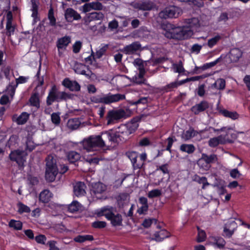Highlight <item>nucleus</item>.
Returning <instances> with one entry per match:
<instances>
[{
  "mask_svg": "<svg viewBox=\"0 0 250 250\" xmlns=\"http://www.w3.org/2000/svg\"><path fill=\"white\" fill-rule=\"evenodd\" d=\"M104 18V15L102 12H93L87 14L83 18L84 23L88 24L92 21H102Z\"/></svg>",
  "mask_w": 250,
  "mask_h": 250,
  "instance_id": "17",
  "label": "nucleus"
},
{
  "mask_svg": "<svg viewBox=\"0 0 250 250\" xmlns=\"http://www.w3.org/2000/svg\"><path fill=\"white\" fill-rule=\"evenodd\" d=\"M221 39V37L220 35H216L215 37L209 39L208 42V46L211 48L215 45L217 42Z\"/></svg>",
  "mask_w": 250,
  "mask_h": 250,
  "instance_id": "48",
  "label": "nucleus"
},
{
  "mask_svg": "<svg viewBox=\"0 0 250 250\" xmlns=\"http://www.w3.org/2000/svg\"><path fill=\"white\" fill-rule=\"evenodd\" d=\"M31 7L30 10L32 11L31 17L33 19V23H36L40 20L38 12L39 2L36 0H31Z\"/></svg>",
  "mask_w": 250,
  "mask_h": 250,
  "instance_id": "20",
  "label": "nucleus"
},
{
  "mask_svg": "<svg viewBox=\"0 0 250 250\" xmlns=\"http://www.w3.org/2000/svg\"><path fill=\"white\" fill-rule=\"evenodd\" d=\"M71 42V38L69 36H65L58 39L56 46L58 50L65 49Z\"/></svg>",
  "mask_w": 250,
  "mask_h": 250,
  "instance_id": "27",
  "label": "nucleus"
},
{
  "mask_svg": "<svg viewBox=\"0 0 250 250\" xmlns=\"http://www.w3.org/2000/svg\"><path fill=\"white\" fill-rule=\"evenodd\" d=\"M143 50L142 45L139 42H134L131 44L125 46L120 51L123 53L132 55L137 54L138 52Z\"/></svg>",
  "mask_w": 250,
  "mask_h": 250,
  "instance_id": "11",
  "label": "nucleus"
},
{
  "mask_svg": "<svg viewBox=\"0 0 250 250\" xmlns=\"http://www.w3.org/2000/svg\"><path fill=\"white\" fill-rule=\"evenodd\" d=\"M10 228H12L15 230H20L22 229V223L21 221L11 219L8 224Z\"/></svg>",
  "mask_w": 250,
  "mask_h": 250,
  "instance_id": "38",
  "label": "nucleus"
},
{
  "mask_svg": "<svg viewBox=\"0 0 250 250\" xmlns=\"http://www.w3.org/2000/svg\"><path fill=\"white\" fill-rule=\"evenodd\" d=\"M221 114L225 117L229 118L232 120H235L239 117L238 114L236 112L229 111L227 109H223L220 111Z\"/></svg>",
  "mask_w": 250,
  "mask_h": 250,
  "instance_id": "39",
  "label": "nucleus"
},
{
  "mask_svg": "<svg viewBox=\"0 0 250 250\" xmlns=\"http://www.w3.org/2000/svg\"><path fill=\"white\" fill-rule=\"evenodd\" d=\"M52 193L48 189L42 191L39 195V201L43 203H48L52 197Z\"/></svg>",
  "mask_w": 250,
  "mask_h": 250,
  "instance_id": "31",
  "label": "nucleus"
},
{
  "mask_svg": "<svg viewBox=\"0 0 250 250\" xmlns=\"http://www.w3.org/2000/svg\"><path fill=\"white\" fill-rule=\"evenodd\" d=\"M157 220L155 218L145 219L142 223V226L145 228H148L154 223L156 224Z\"/></svg>",
  "mask_w": 250,
  "mask_h": 250,
  "instance_id": "52",
  "label": "nucleus"
},
{
  "mask_svg": "<svg viewBox=\"0 0 250 250\" xmlns=\"http://www.w3.org/2000/svg\"><path fill=\"white\" fill-rule=\"evenodd\" d=\"M80 123L77 119H70L68 120L67 125L68 127L72 129H76L78 128Z\"/></svg>",
  "mask_w": 250,
  "mask_h": 250,
  "instance_id": "47",
  "label": "nucleus"
},
{
  "mask_svg": "<svg viewBox=\"0 0 250 250\" xmlns=\"http://www.w3.org/2000/svg\"><path fill=\"white\" fill-rule=\"evenodd\" d=\"M115 133L116 134L117 144L120 143H123L126 142L130 138V133L127 129L125 127V125H121L118 128V130H115Z\"/></svg>",
  "mask_w": 250,
  "mask_h": 250,
  "instance_id": "14",
  "label": "nucleus"
},
{
  "mask_svg": "<svg viewBox=\"0 0 250 250\" xmlns=\"http://www.w3.org/2000/svg\"><path fill=\"white\" fill-rule=\"evenodd\" d=\"M214 84L217 89L223 90L225 88L226 82L223 79H219L214 83Z\"/></svg>",
  "mask_w": 250,
  "mask_h": 250,
  "instance_id": "54",
  "label": "nucleus"
},
{
  "mask_svg": "<svg viewBox=\"0 0 250 250\" xmlns=\"http://www.w3.org/2000/svg\"><path fill=\"white\" fill-rule=\"evenodd\" d=\"M64 16L65 18L68 21H72L73 20H80L82 18L80 14L71 8L66 9Z\"/></svg>",
  "mask_w": 250,
  "mask_h": 250,
  "instance_id": "21",
  "label": "nucleus"
},
{
  "mask_svg": "<svg viewBox=\"0 0 250 250\" xmlns=\"http://www.w3.org/2000/svg\"><path fill=\"white\" fill-rule=\"evenodd\" d=\"M116 211L112 207H104L101 209L102 215L104 216L107 220L110 221L113 227L121 226L123 225V218L121 214L119 213L115 214Z\"/></svg>",
  "mask_w": 250,
  "mask_h": 250,
  "instance_id": "4",
  "label": "nucleus"
},
{
  "mask_svg": "<svg viewBox=\"0 0 250 250\" xmlns=\"http://www.w3.org/2000/svg\"><path fill=\"white\" fill-rule=\"evenodd\" d=\"M51 121L55 125H59L61 122L59 115L57 113H53L51 114Z\"/></svg>",
  "mask_w": 250,
  "mask_h": 250,
  "instance_id": "64",
  "label": "nucleus"
},
{
  "mask_svg": "<svg viewBox=\"0 0 250 250\" xmlns=\"http://www.w3.org/2000/svg\"><path fill=\"white\" fill-rule=\"evenodd\" d=\"M142 117L141 116H136L133 118L131 121L125 125V127L127 129L129 133L130 134L134 133L139 127V123L141 121Z\"/></svg>",
  "mask_w": 250,
  "mask_h": 250,
  "instance_id": "18",
  "label": "nucleus"
},
{
  "mask_svg": "<svg viewBox=\"0 0 250 250\" xmlns=\"http://www.w3.org/2000/svg\"><path fill=\"white\" fill-rule=\"evenodd\" d=\"M59 173L58 167L56 160L49 157L46 159V167L45 178L47 181L52 182L55 181L56 177Z\"/></svg>",
  "mask_w": 250,
  "mask_h": 250,
  "instance_id": "7",
  "label": "nucleus"
},
{
  "mask_svg": "<svg viewBox=\"0 0 250 250\" xmlns=\"http://www.w3.org/2000/svg\"><path fill=\"white\" fill-rule=\"evenodd\" d=\"M107 47V45H106L97 50L95 54L94 53L95 59H100L106 52Z\"/></svg>",
  "mask_w": 250,
  "mask_h": 250,
  "instance_id": "49",
  "label": "nucleus"
},
{
  "mask_svg": "<svg viewBox=\"0 0 250 250\" xmlns=\"http://www.w3.org/2000/svg\"><path fill=\"white\" fill-rule=\"evenodd\" d=\"M195 181H197L199 184H202V188L204 189L207 186H208L209 184L208 182L207 178L206 177H200L198 175H196L195 179Z\"/></svg>",
  "mask_w": 250,
  "mask_h": 250,
  "instance_id": "50",
  "label": "nucleus"
},
{
  "mask_svg": "<svg viewBox=\"0 0 250 250\" xmlns=\"http://www.w3.org/2000/svg\"><path fill=\"white\" fill-rule=\"evenodd\" d=\"M201 158L199 159L197 162V164L199 167L205 170H208L211 167V165H209L206 163L204 161H201Z\"/></svg>",
  "mask_w": 250,
  "mask_h": 250,
  "instance_id": "60",
  "label": "nucleus"
},
{
  "mask_svg": "<svg viewBox=\"0 0 250 250\" xmlns=\"http://www.w3.org/2000/svg\"><path fill=\"white\" fill-rule=\"evenodd\" d=\"M26 155L24 151L16 149L11 151L9 157L11 161L16 162L19 167H23Z\"/></svg>",
  "mask_w": 250,
  "mask_h": 250,
  "instance_id": "8",
  "label": "nucleus"
},
{
  "mask_svg": "<svg viewBox=\"0 0 250 250\" xmlns=\"http://www.w3.org/2000/svg\"><path fill=\"white\" fill-rule=\"evenodd\" d=\"M47 18L49 21V25L50 26L54 27L56 25V19L54 16V11L52 5L49 7L47 14Z\"/></svg>",
  "mask_w": 250,
  "mask_h": 250,
  "instance_id": "36",
  "label": "nucleus"
},
{
  "mask_svg": "<svg viewBox=\"0 0 250 250\" xmlns=\"http://www.w3.org/2000/svg\"><path fill=\"white\" fill-rule=\"evenodd\" d=\"M6 35L9 37L14 34L15 26L12 25V22H6Z\"/></svg>",
  "mask_w": 250,
  "mask_h": 250,
  "instance_id": "44",
  "label": "nucleus"
},
{
  "mask_svg": "<svg viewBox=\"0 0 250 250\" xmlns=\"http://www.w3.org/2000/svg\"><path fill=\"white\" fill-rule=\"evenodd\" d=\"M80 208V204L77 201H73L68 206V211L71 213L78 211Z\"/></svg>",
  "mask_w": 250,
  "mask_h": 250,
  "instance_id": "43",
  "label": "nucleus"
},
{
  "mask_svg": "<svg viewBox=\"0 0 250 250\" xmlns=\"http://www.w3.org/2000/svg\"><path fill=\"white\" fill-rule=\"evenodd\" d=\"M99 135L101 140L104 142V146H105L106 143L110 145L117 144V141L115 129H109L107 131H103Z\"/></svg>",
  "mask_w": 250,
  "mask_h": 250,
  "instance_id": "13",
  "label": "nucleus"
},
{
  "mask_svg": "<svg viewBox=\"0 0 250 250\" xmlns=\"http://www.w3.org/2000/svg\"><path fill=\"white\" fill-rule=\"evenodd\" d=\"M62 84L71 91H79L81 89V86L77 81H71L68 78L64 79Z\"/></svg>",
  "mask_w": 250,
  "mask_h": 250,
  "instance_id": "19",
  "label": "nucleus"
},
{
  "mask_svg": "<svg viewBox=\"0 0 250 250\" xmlns=\"http://www.w3.org/2000/svg\"><path fill=\"white\" fill-rule=\"evenodd\" d=\"M34 238L37 243L43 245L45 244V241L46 240V237L43 234H39Z\"/></svg>",
  "mask_w": 250,
  "mask_h": 250,
  "instance_id": "63",
  "label": "nucleus"
},
{
  "mask_svg": "<svg viewBox=\"0 0 250 250\" xmlns=\"http://www.w3.org/2000/svg\"><path fill=\"white\" fill-rule=\"evenodd\" d=\"M12 71L13 69L10 65H3L1 68V72L4 74L5 78L8 81L10 80V71Z\"/></svg>",
  "mask_w": 250,
  "mask_h": 250,
  "instance_id": "42",
  "label": "nucleus"
},
{
  "mask_svg": "<svg viewBox=\"0 0 250 250\" xmlns=\"http://www.w3.org/2000/svg\"><path fill=\"white\" fill-rule=\"evenodd\" d=\"M242 56V52L238 48H234L229 52V58L231 62H237Z\"/></svg>",
  "mask_w": 250,
  "mask_h": 250,
  "instance_id": "28",
  "label": "nucleus"
},
{
  "mask_svg": "<svg viewBox=\"0 0 250 250\" xmlns=\"http://www.w3.org/2000/svg\"><path fill=\"white\" fill-rule=\"evenodd\" d=\"M36 147V145L31 138H27L26 141L25 150L29 152L32 151Z\"/></svg>",
  "mask_w": 250,
  "mask_h": 250,
  "instance_id": "46",
  "label": "nucleus"
},
{
  "mask_svg": "<svg viewBox=\"0 0 250 250\" xmlns=\"http://www.w3.org/2000/svg\"><path fill=\"white\" fill-rule=\"evenodd\" d=\"M178 86L179 85L177 82H172L164 86L163 89L166 92H169L172 91V89L177 88Z\"/></svg>",
  "mask_w": 250,
  "mask_h": 250,
  "instance_id": "59",
  "label": "nucleus"
},
{
  "mask_svg": "<svg viewBox=\"0 0 250 250\" xmlns=\"http://www.w3.org/2000/svg\"><path fill=\"white\" fill-rule=\"evenodd\" d=\"M128 197V194L125 192L120 193L117 197L116 200L119 204H122L125 201Z\"/></svg>",
  "mask_w": 250,
  "mask_h": 250,
  "instance_id": "53",
  "label": "nucleus"
},
{
  "mask_svg": "<svg viewBox=\"0 0 250 250\" xmlns=\"http://www.w3.org/2000/svg\"><path fill=\"white\" fill-rule=\"evenodd\" d=\"M106 226V223L104 221H97L92 224V227L95 229H103Z\"/></svg>",
  "mask_w": 250,
  "mask_h": 250,
  "instance_id": "58",
  "label": "nucleus"
},
{
  "mask_svg": "<svg viewBox=\"0 0 250 250\" xmlns=\"http://www.w3.org/2000/svg\"><path fill=\"white\" fill-rule=\"evenodd\" d=\"M198 232L197 236V241L198 242H202L204 241L206 238V234L204 230L199 229V227L197 228Z\"/></svg>",
  "mask_w": 250,
  "mask_h": 250,
  "instance_id": "55",
  "label": "nucleus"
},
{
  "mask_svg": "<svg viewBox=\"0 0 250 250\" xmlns=\"http://www.w3.org/2000/svg\"><path fill=\"white\" fill-rule=\"evenodd\" d=\"M180 150L189 154L193 153L195 150V147L193 144H183L180 146Z\"/></svg>",
  "mask_w": 250,
  "mask_h": 250,
  "instance_id": "35",
  "label": "nucleus"
},
{
  "mask_svg": "<svg viewBox=\"0 0 250 250\" xmlns=\"http://www.w3.org/2000/svg\"><path fill=\"white\" fill-rule=\"evenodd\" d=\"M19 141V138L18 135H12L8 140L6 144V146L9 147L11 149L16 148L18 146Z\"/></svg>",
  "mask_w": 250,
  "mask_h": 250,
  "instance_id": "32",
  "label": "nucleus"
},
{
  "mask_svg": "<svg viewBox=\"0 0 250 250\" xmlns=\"http://www.w3.org/2000/svg\"><path fill=\"white\" fill-rule=\"evenodd\" d=\"M173 67L174 69V72L179 74L182 73L185 71V69L183 67L182 61H180L178 63H173Z\"/></svg>",
  "mask_w": 250,
  "mask_h": 250,
  "instance_id": "51",
  "label": "nucleus"
},
{
  "mask_svg": "<svg viewBox=\"0 0 250 250\" xmlns=\"http://www.w3.org/2000/svg\"><path fill=\"white\" fill-rule=\"evenodd\" d=\"M216 160H217V156L215 154H213L208 155L205 153L202 154L201 161H204L205 163L209 165L214 163Z\"/></svg>",
  "mask_w": 250,
  "mask_h": 250,
  "instance_id": "37",
  "label": "nucleus"
},
{
  "mask_svg": "<svg viewBox=\"0 0 250 250\" xmlns=\"http://www.w3.org/2000/svg\"><path fill=\"white\" fill-rule=\"evenodd\" d=\"M225 184V181L219 178L216 177L215 175V182L212 186L213 187L219 188Z\"/></svg>",
  "mask_w": 250,
  "mask_h": 250,
  "instance_id": "61",
  "label": "nucleus"
},
{
  "mask_svg": "<svg viewBox=\"0 0 250 250\" xmlns=\"http://www.w3.org/2000/svg\"><path fill=\"white\" fill-rule=\"evenodd\" d=\"M148 102V98L147 97H141L136 100H131L128 102L130 106H135L137 108L140 105H146Z\"/></svg>",
  "mask_w": 250,
  "mask_h": 250,
  "instance_id": "34",
  "label": "nucleus"
},
{
  "mask_svg": "<svg viewBox=\"0 0 250 250\" xmlns=\"http://www.w3.org/2000/svg\"><path fill=\"white\" fill-rule=\"evenodd\" d=\"M209 107V103L206 100H202L198 104H195L190 108V111L195 115H198L207 111Z\"/></svg>",
  "mask_w": 250,
  "mask_h": 250,
  "instance_id": "16",
  "label": "nucleus"
},
{
  "mask_svg": "<svg viewBox=\"0 0 250 250\" xmlns=\"http://www.w3.org/2000/svg\"><path fill=\"white\" fill-rule=\"evenodd\" d=\"M29 115L26 112H23L17 118L16 123L18 125H23L26 123L29 119Z\"/></svg>",
  "mask_w": 250,
  "mask_h": 250,
  "instance_id": "40",
  "label": "nucleus"
},
{
  "mask_svg": "<svg viewBox=\"0 0 250 250\" xmlns=\"http://www.w3.org/2000/svg\"><path fill=\"white\" fill-rule=\"evenodd\" d=\"M29 102L31 106H34L37 109H39L40 107L39 93L37 92L32 93L29 99Z\"/></svg>",
  "mask_w": 250,
  "mask_h": 250,
  "instance_id": "29",
  "label": "nucleus"
},
{
  "mask_svg": "<svg viewBox=\"0 0 250 250\" xmlns=\"http://www.w3.org/2000/svg\"><path fill=\"white\" fill-rule=\"evenodd\" d=\"M238 227L237 224L234 220L228 221L224 225L223 235L227 238H230L234 234Z\"/></svg>",
  "mask_w": 250,
  "mask_h": 250,
  "instance_id": "15",
  "label": "nucleus"
},
{
  "mask_svg": "<svg viewBox=\"0 0 250 250\" xmlns=\"http://www.w3.org/2000/svg\"><path fill=\"white\" fill-rule=\"evenodd\" d=\"M162 194L161 191L158 189H152L148 193V197L149 198H153L159 197Z\"/></svg>",
  "mask_w": 250,
  "mask_h": 250,
  "instance_id": "57",
  "label": "nucleus"
},
{
  "mask_svg": "<svg viewBox=\"0 0 250 250\" xmlns=\"http://www.w3.org/2000/svg\"><path fill=\"white\" fill-rule=\"evenodd\" d=\"M105 190V188L104 185L101 183H98L95 184L92 186L90 193L92 196H95L97 198H100V197L98 195L104 192Z\"/></svg>",
  "mask_w": 250,
  "mask_h": 250,
  "instance_id": "22",
  "label": "nucleus"
},
{
  "mask_svg": "<svg viewBox=\"0 0 250 250\" xmlns=\"http://www.w3.org/2000/svg\"><path fill=\"white\" fill-rule=\"evenodd\" d=\"M84 149L87 152L93 151L96 148L104 147V142L101 140L100 135H91L84 138L81 143Z\"/></svg>",
  "mask_w": 250,
  "mask_h": 250,
  "instance_id": "5",
  "label": "nucleus"
},
{
  "mask_svg": "<svg viewBox=\"0 0 250 250\" xmlns=\"http://www.w3.org/2000/svg\"><path fill=\"white\" fill-rule=\"evenodd\" d=\"M73 95L64 91H60L57 86L54 84L49 91L46 97V103L47 106L51 105L54 102L66 101L72 98Z\"/></svg>",
  "mask_w": 250,
  "mask_h": 250,
  "instance_id": "2",
  "label": "nucleus"
},
{
  "mask_svg": "<svg viewBox=\"0 0 250 250\" xmlns=\"http://www.w3.org/2000/svg\"><path fill=\"white\" fill-rule=\"evenodd\" d=\"M153 5L150 1H144L136 4L135 7L139 10L144 11L150 10L153 8Z\"/></svg>",
  "mask_w": 250,
  "mask_h": 250,
  "instance_id": "33",
  "label": "nucleus"
},
{
  "mask_svg": "<svg viewBox=\"0 0 250 250\" xmlns=\"http://www.w3.org/2000/svg\"><path fill=\"white\" fill-rule=\"evenodd\" d=\"M188 21V26H174L166 31V37L178 40H186L191 37L193 35V28L197 26L199 21L196 18H191Z\"/></svg>",
  "mask_w": 250,
  "mask_h": 250,
  "instance_id": "1",
  "label": "nucleus"
},
{
  "mask_svg": "<svg viewBox=\"0 0 250 250\" xmlns=\"http://www.w3.org/2000/svg\"><path fill=\"white\" fill-rule=\"evenodd\" d=\"M127 117L125 111L123 109L111 110L108 112L106 119L107 125L113 124L114 121H118Z\"/></svg>",
  "mask_w": 250,
  "mask_h": 250,
  "instance_id": "10",
  "label": "nucleus"
},
{
  "mask_svg": "<svg viewBox=\"0 0 250 250\" xmlns=\"http://www.w3.org/2000/svg\"><path fill=\"white\" fill-rule=\"evenodd\" d=\"M66 157L69 163L76 165L81 159V155L75 151H69L66 154Z\"/></svg>",
  "mask_w": 250,
  "mask_h": 250,
  "instance_id": "25",
  "label": "nucleus"
},
{
  "mask_svg": "<svg viewBox=\"0 0 250 250\" xmlns=\"http://www.w3.org/2000/svg\"><path fill=\"white\" fill-rule=\"evenodd\" d=\"M29 79V77H24L21 76L18 78L16 79V87H17L18 84L26 83Z\"/></svg>",
  "mask_w": 250,
  "mask_h": 250,
  "instance_id": "62",
  "label": "nucleus"
},
{
  "mask_svg": "<svg viewBox=\"0 0 250 250\" xmlns=\"http://www.w3.org/2000/svg\"><path fill=\"white\" fill-rule=\"evenodd\" d=\"M85 65L81 63L76 62L74 66V70L76 73L78 74L84 75L87 78H89L91 75L89 74H87L86 73V71L85 70Z\"/></svg>",
  "mask_w": 250,
  "mask_h": 250,
  "instance_id": "30",
  "label": "nucleus"
},
{
  "mask_svg": "<svg viewBox=\"0 0 250 250\" xmlns=\"http://www.w3.org/2000/svg\"><path fill=\"white\" fill-rule=\"evenodd\" d=\"M198 132L194 130V129H189L188 130H187L183 135V138L186 140H188L190 139L191 138L194 137L196 135H197Z\"/></svg>",
  "mask_w": 250,
  "mask_h": 250,
  "instance_id": "45",
  "label": "nucleus"
},
{
  "mask_svg": "<svg viewBox=\"0 0 250 250\" xmlns=\"http://www.w3.org/2000/svg\"><path fill=\"white\" fill-rule=\"evenodd\" d=\"M181 12L178 7L169 6L166 7L159 13V16L162 19L176 18H178Z\"/></svg>",
  "mask_w": 250,
  "mask_h": 250,
  "instance_id": "9",
  "label": "nucleus"
},
{
  "mask_svg": "<svg viewBox=\"0 0 250 250\" xmlns=\"http://www.w3.org/2000/svg\"><path fill=\"white\" fill-rule=\"evenodd\" d=\"M85 185L83 182H78L74 186V194L77 197L82 196L85 193Z\"/></svg>",
  "mask_w": 250,
  "mask_h": 250,
  "instance_id": "23",
  "label": "nucleus"
},
{
  "mask_svg": "<svg viewBox=\"0 0 250 250\" xmlns=\"http://www.w3.org/2000/svg\"><path fill=\"white\" fill-rule=\"evenodd\" d=\"M92 10L100 11L103 10L104 5L99 1H93L90 2Z\"/></svg>",
  "mask_w": 250,
  "mask_h": 250,
  "instance_id": "56",
  "label": "nucleus"
},
{
  "mask_svg": "<svg viewBox=\"0 0 250 250\" xmlns=\"http://www.w3.org/2000/svg\"><path fill=\"white\" fill-rule=\"evenodd\" d=\"M212 245L215 248L223 249L225 248L226 242L225 239L219 236H213L211 238Z\"/></svg>",
  "mask_w": 250,
  "mask_h": 250,
  "instance_id": "24",
  "label": "nucleus"
},
{
  "mask_svg": "<svg viewBox=\"0 0 250 250\" xmlns=\"http://www.w3.org/2000/svg\"><path fill=\"white\" fill-rule=\"evenodd\" d=\"M17 207L18 208V212L20 214H22L24 213H29L31 211V209L28 206L21 202L17 204Z\"/></svg>",
  "mask_w": 250,
  "mask_h": 250,
  "instance_id": "41",
  "label": "nucleus"
},
{
  "mask_svg": "<svg viewBox=\"0 0 250 250\" xmlns=\"http://www.w3.org/2000/svg\"><path fill=\"white\" fill-rule=\"evenodd\" d=\"M125 156L131 161L134 170L145 168V162L147 159L146 153L140 154L135 151H128L125 153Z\"/></svg>",
  "mask_w": 250,
  "mask_h": 250,
  "instance_id": "3",
  "label": "nucleus"
},
{
  "mask_svg": "<svg viewBox=\"0 0 250 250\" xmlns=\"http://www.w3.org/2000/svg\"><path fill=\"white\" fill-rule=\"evenodd\" d=\"M231 143L232 141L229 138V132L225 135H220L217 137L210 138L208 141V145L211 147H215L219 145H224L226 143Z\"/></svg>",
  "mask_w": 250,
  "mask_h": 250,
  "instance_id": "12",
  "label": "nucleus"
},
{
  "mask_svg": "<svg viewBox=\"0 0 250 250\" xmlns=\"http://www.w3.org/2000/svg\"><path fill=\"white\" fill-rule=\"evenodd\" d=\"M125 99V94L117 93L116 94H112L109 93L106 95L103 96L97 95L93 96L91 98V101L94 103H103L104 104H110L113 103H116L120 101L124 100Z\"/></svg>",
  "mask_w": 250,
  "mask_h": 250,
  "instance_id": "6",
  "label": "nucleus"
},
{
  "mask_svg": "<svg viewBox=\"0 0 250 250\" xmlns=\"http://www.w3.org/2000/svg\"><path fill=\"white\" fill-rule=\"evenodd\" d=\"M154 238L152 239L157 242H162L164 239L170 236V233L166 229L161 230L160 231H156L153 234Z\"/></svg>",
  "mask_w": 250,
  "mask_h": 250,
  "instance_id": "26",
  "label": "nucleus"
}]
</instances>
